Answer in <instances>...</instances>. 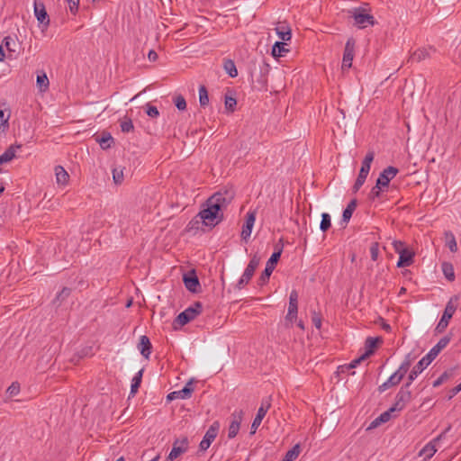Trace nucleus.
<instances>
[{
	"instance_id": "f257e3e1",
	"label": "nucleus",
	"mask_w": 461,
	"mask_h": 461,
	"mask_svg": "<svg viewBox=\"0 0 461 461\" xmlns=\"http://www.w3.org/2000/svg\"><path fill=\"white\" fill-rule=\"evenodd\" d=\"M233 197L231 191L215 193L206 201L204 208L199 212L197 217L201 218L206 226L217 225L223 219L222 210L231 203Z\"/></svg>"
},
{
	"instance_id": "f03ea898",
	"label": "nucleus",
	"mask_w": 461,
	"mask_h": 461,
	"mask_svg": "<svg viewBox=\"0 0 461 461\" xmlns=\"http://www.w3.org/2000/svg\"><path fill=\"white\" fill-rule=\"evenodd\" d=\"M450 337L441 338L438 343L425 355L411 370L408 377L410 382H413L417 376L438 357L442 349L449 343Z\"/></svg>"
},
{
	"instance_id": "7ed1b4c3",
	"label": "nucleus",
	"mask_w": 461,
	"mask_h": 461,
	"mask_svg": "<svg viewBox=\"0 0 461 461\" xmlns=\"http://www.w3.org/2000/svg\"><path fill=\"white\" fill-rule=\"evenodd\" d=\"M459 298L460 296L457 294L450 297V299L446 304L443 314L435 328L436 333H442L445 331V330L448 326L449 321L451 320V318L453 317L457 309Z\"/></svg>"
},
{
	"instance_id": "20e7f679",
	"label": "nucleus",
	"mask_w": 461,
	"mask_h": 461,
	"mask_svg": "<svg viewBox=\"0 0 461 461\" xmlns=\"http://www.w3.org/2000/svg\"><path fill=\"white\" fill-rule=\"evenodd\" d=\"M412 382H410V380L408 379V381L402 385V387L395 395L394 402L390 408V411L400 412L411 402L412 394L409 388Z\"/></svg>"
},
{
	"instance_id": "39448f33",
	"label": "nucleus",
	"mask_w": 461,
	"mask_h": 461,
	"mask_svg": "<svg viewBox=\"0 0 461 461\" xmlns=\"http://www.w3.org/2000/svg\"><path fill=\"white\" fill-rule=\"evenodd\" d=\"M349 17L353 19L354 25L359 29H365L368 25L375 23V17L366 8L358 7L348 11Z\"/></svg>"
},
{
	"instance_id": "423d86ee",
	"label": "nucleus",
	"mask_w": 461,
	"mask_h": 461,
	"mask_svg": "<svg viewBox=\"0 0 461 461\" xmlns=\"http://www.w3.org/2000/svg\"><path fill=\"white\" fill-rule=\"evenodd\" d=\"M203 312V304L200 302H195L191 306L187 307L185 311L180 312L175 320L174 324L184 326L194 320Z\"/></svg>"
},
{
	"instance_id": "0eeeda50",
	"label": "nucleus",
	"mask_w": 461,
	"mask_h": 461,
	"mask_svg": "<svg viewBox=\"0 0 461 461\" xmlns=\"http://www.w3.org/2000/svg\"><path fill=\"white\" fill-rule=\"evenodd\" d=\"M374 158H375V153L373 151H368L366 153L365 158L363 159L358 176L353 185V189L355 192L359 190V188L364 185V183L369 174V171L371 168V164L374 160Z\"/></svg>"
},
{
	"instance_id": "6e6552de",
	"label": "nucleus",
	"mask_w": 461,
	"mask_h": 461,
	"mask_svg": "<svg viewBox=\"0 0 461 461\" xmlns=\"http://www.w3.org/2000/svg\"><path fill=\"white\" fill-rule=\"evenodd\" d=\"M259 262H260V258L257 255H254L251 258L247 267L244 270V273L242 274V276H240V278L239 279V281L236 285L237 289L241 290L242 288L245 287L246 285L249 284V282L251 280L252 276H254L255 270L258 267Z\"/></svg>"
},
{
	"instance_id": "1a4fd4ad",
	"label": "nucleus",
	"mask_w": 461,
	"mask_h": 461,
	"mask_svg": "<svg viewBox=\"0 0 461 461\" xmlns=\"http://www.w3.org/2000/svg\"><path fill=\"white\" fill-rule=\"evenodd\" d=\"M281 254L282 248L275 251L267 260L265 270L262 272L261 276L258 278V283L260 285H264L268 282L269 277L276 267V265L280 259Z\"/></svg>"
},
{
	"instance_id": "9d476101",
	"label": "nucleus",
	"mask_w": 461,
	"mask_h": 461,
	"mask_svg": "<svg viewBox=\"0 0 461 461\" xmlns=\"http://www.w3.org/2000/svg\"><path fill=\"white\" fill-rule=\"evenodd\" d=\"M451 429V425H448L444 431H442L438 437L434 438L429 443H427L420 451L419 456L424 457V461L429 460L437 452L436 445L442 438H445L446 434Z\"/></svg>"
},
{
	"instance_id": "9b49d317",
	"label": "nucleus",
	"mask_w": 461,
	"mask_h": 461,
	"mask_svg": "<svg viewBox=\"0 0 461 461\" xmlns=\"http://www.w3.org/2000/svg\"><path fill=\"white\" fill-rule=\"evenodd\" d=\"M272 404V397L266 396L262 399L260 407L258 410L257 415L253 420V422L251 424L250 428V434H255L258 428L260 426L262 420L266 416L267 412L270 409Z\"/></svg>"
},
{
	"instance_id": "f8f14e48",
	"label": "nucleus",
	"mask_w": 461,
	"mask_h": 461,
	"mask_svg": "<svg viewBox=\"0 0 461 461\" xmlns=\"http://www.w3.org/2000/svg\"><path fill=\"white\" fill-rule=\"evenodd\" d=\"M398 172V168L393 166L384 168L376 180L377 188L383 187L386 189L389 186L390 181L396 176Z\"/></svg>"
},
{
	"instance_id": "ddd939ff",
	"label": "nucleus",
	"mask_w": 461,
	"mask_h": 461,
	"mask_svg": "<svg viewBox=\"0 0 461 461\" xmlns=\"http://www.w3.org/2000/svg\"><path fill=\"white\" fill-rule=\"evenodd\" d=\"M219 428H220V425H219L218 421L213 422L209 427V429L205 432V435L203 436L202 441L199 444L200 450L205 451L206 449L209 448L210 445L212 444V442L215 439V438L218 435Z\"/></svg>"
},
{
	"instance_id": "4468645a",
	"label": "nucleus",
	"mask_w": 461,
	"mask_h": 461,
	"mask_svg": "<svg viewBox=\"0 0 461 461\" xmlns=\"http://www.w3.org/2000/svg\"><path fill=\"white\" fill-rule=\"evenodd\" d=\"M244 412L242 410L235 411L231 414V420L228 429V438H233L239 433L240 424L243 420Z\"/></svg>"
},
{
	"instance_id": "2eb2a0df",
	"label": "nucleus",
	"mask_w": 461,
	"mask_h": 461,
	"mask_svg": "<svg viewBox=\"0 0 461 461\" xmlns=\"http://www.w3.org/2000/svg\"><path fill=\"white\" fill-rule=\"evenodd\" d=\"M354 52H355V41L350 38L347 41L344 53H343V59H342V69H348L352 66V60L354 58Z\"/></svg>"
},
{
	"instance_id": "dca6fc26",
	"label": "nucleus",
	"mask_w": 461,
	"mask_h": 461,
	"mask_svg": "<svg viewBox=\"0 0 461 461\" xmlns=\"http://www.w3.org/2000/svg\"><path fill=\"white\" fill-rule=\"evenodd\" d=\"M188 447V440L186 438H184L182 439H176L173 443V447L167 456L168 461H174L180 455L186 452Z\"/></svg>"
},
{
	"instance_id": "f3484780",
	"label": "nucleus",
	"mask_w": 461,
	"mask_h": 461,
	"mask_svg": "<svg viewBox=\"0 0 461 461\" xmlns=\"http://www.w3.org/2000/svg\"><path fill=\"white\" fill-rule=\"evenodd\" d=\"M194 392L192 381H189L181 390L174 391L167 394V401H173L176 399H189Z\"/></svg>"
},
{
	"instance_id": "a211bd4d",
	"label": "nucleus",
	"mask_w": 461,
	"mask_h": 461,
	"mask_svg": "<svg viewBox=\"0 0 461 461\" xmlns=\"http://www.w3.org/2000/svg\"><path fill=\"white\" fill-rule=\"evenodd\" d=\"M34 14L38 22L47 28L50 24V18L47 14L45 5L41 2L34 1Z\"/></svg>"
},
{
	"instance_id": "6ab92c4d",
	"label": "nucleus",
	"mask_w": 461,
	"mask_h": 461,
	"mask_svg": "<svg viewBox=\"0 0 461 461\" xmlns=\"http://www.w3.org/2000/svg\"><path fill=\"white\" fill-rule=\"evenodd\" d=\"M256 221L255 212H249L246 215L245 223L242 226L241 239L245 241L250 237Z\"/></svg>"
},
{
	"instance_id": "aec40b11",
	"label": "nucleus",
	"mask_w": 461,
	"mask_h": 461,
	"mask_svg": "<svg viewBox=\"0 0 461 461\" xmlns=\"http://www.w3.org/2000/svg\"><path fill=\"white\" fill-rule=\"evenodd\" d=\"M183 281L186 289L192 293H196L198 287H200L199 279L194 270L185 274L183 276Z\"/></svg>"
},
{
	"instance_id": "412c9836",
	"label": "nucleus",
	"mask_w": 461,
	"mask_h": 461,
	"mask_svg": "<svg viewBox=\"0 0 461 461\" xmlns=\"http://www.w3.org/2000/svg\"><path fill=\"white\" fill-rule=\"evenodd\" d=\"M297 312H298V294L295 290H293L290 293L289 296V306H288V312L286 315V319L289 321H293L297 317Z\"/></svg>"
},
{
	"instance_id": "4be33fe9",
	"label": "nucleus",
	"mask_w": 461,
	"mask_h": 461,
	"mask_svg": "<svg viewBox=\"0 0 461 461\" xmlns=\"http://www.w3.org/2000/svg\"><path fill=\"white\" fill-rule=\"evenodd\" d=\"M404 376L398 371H395L384 383L378 386V392L384 393L387 389L398 385Z\"/></svg>"
},
{
	"instance_id": "5701e85b",
	"label": "nucleus",
	"mask_w": 461,
	"mask_h": 461,
	"mask_svg": "<svg viewBox=\"0 0 461 461\" xmlns=\"http://www.w3.org/2000/svg\"><path fill=\"white\" fill-rule=\"evenodd\" d=\"M275 31L283 41H290L292 38V31L286 22H278Z\"/></svg>"
},
{
	"instance_id": "b1692460",
	"label": "nucleus",
	"mask_w": 461,
	"mask_h": 461,
	"mask_svg": "<svg viewBox=\"0 0 461 461\" xmlns=\"http://www.w3.org/2000/svg\"><path fill=\"white\" fill-rule=\"evenodd\" d=\"M152 345L149 339L146 335H142L140 338V342L138 344V349L140 354L148 359L151 354Z\"/></svg>"
},
{
	"instance_id": "393cba45",
	"label": "nucleus",
	"mask_w": 461,
	"mask_h": 461,
	"mask_svg": "<svg viewBox=\"0 0 461 461\" xmlns=\"http://www.w3.org/2000/svg\"><path fill=\"white\" fill-rule=\"evenodd\" d=\"M383 339L380 337H367L365 341V353L363 354L366 357H368L371 356L374 352L375 348L377 347L378 343H382Z\"/></svg>"
},
{
	"instance_id": "a878e982",
	"label": "nucleus",
	"mask_w": 461,
	"mask_h": 461,
	"mask_svg": "<svg viewBox=\"0 0 461 461\" xmlns=\"http://www.w3.org/2000/svg\"><path fill=\"white\" fill-rule=\"evenodd\" d=\"M414 253L408 249L406 250H402V253L399 254V259L397 262V267H409L413 263Z\"/></svg>"
},
{
	"instance_id": "bb28decb",
	"label": "nucleus",
	"mask_w": 461,
	"mask_h": 461,
	"mask_svg": "<svg viewBox=\"0 0 461 461\" xmlns=\"http://www.w3.org/2000/svg\"><path fill=\"white\" fill-rule=\"evenodd\" d=\"M55 176H56V181L59 185H65L68 184V179H69V175L64 169L63 167H61V166L55 167Z\"/></svg>"
},
{
	"instance_id": "cd10ccee",
	"label": "nucleus",
	"mask_w": 461,
	"mask_h": 461,
	"mask_svg": "<svg viewBox=\"0 0 461 461\" xmlns=\"http://www.w3.org/2000/svg\"><path fill=\"white\" fill-rule=\"evenodd\" d=\"M36 84L41 92H45L49 88L50 81L44 71L37 73Z\"/></svg>"
},
{
	"instance_id": "c85d7f7f",
	"label": "nucleus",
	"mask_w": 461,
	"mask_h": 461,
	"mask_svg": "<svg viewBox=\"0 0 461 461\" xmlns=\"http://www.w3.org/2000/svg\"><path fill=\"white\" fill-rule=\"evenodd\" d=\"M143 369H140L138 373L135 374L131 380V393L130 394L134 396L136 393L139 390V387L140 386L142 375H143Z\"/></svg>"
},
{
	"instance_id": "c756f323",
	"label": "nucleus",
	"mask_w": 461,
	"mask_h": 461,
	"mask_svg": "<svg viewBox=\"0 0 461 461\" xmlns=\"http://www.w3.org/2000/svg\"><path fill=\"white\" fill-rule=\"evenodd\" d=\"M202 224H203L202 219L196 215L188 222L185 231L195 234L200 230Z\"/></svg>"
},
{
	"instance_id": "7c9ffc66",
	"label": "nucleus",
	"mask_w": 461,
	"mask_h": 461,
	"mask_svg": "<svg viewBox=\"0 0 461 461\" xmlns=\"http://www.w3.org/2000/svg\"><path fill=\"white\" fill-rule=\"evenodd\" d=\"M6 49V50L10 53V57L13 56V53L16 52V41L14 38L11 36H6L3 40V47Z\"/></svg>"
},
{
	"instance_id": "2f4dec72",
	"label": "nucleus",
	"mask_w": 461,
	"mask_h": 461,
	"mask_svg": "<svg viewBox=\"0 0 461 461\" xmlns=\"http://www.w3.org/2000/svg\"><path fill=\"white\" fill-rule=\"evenodd\" d=\"M356 207H357V201L354 199L349 202V203L347 205V207L343 211V213H342V221H343L348 222L350 220Z\"/></svg>"
},
{
	"instance_id": "473e14b6",
	"label": "nucleus",
	"mask_w": 461,
	"mask_h": 461,
	"mask_svg": "<svg viewBox=\"0 0 461 461\" xmlns=\"http://www.w3.org/2000/svg\"><path fill=\"white\" fill-rule=\"evenodd\" d=\"M301 452V447L299 444L294 445L291 449H289L284 458L283 461H294L295 460Z\"/></svg>"
},
{
	"instance_id": "72a5a7b5",
	"label": "nucleus",
	"mask_w": 461,
	"mask_h": 461,
	"mask_svg": "<svg viewBox=\"0 0 461 461\" xmlns=\"http://www.w3.org/2000/svg\"><path fill=\"white\" fill-rule=\"evenodd\" d=\"M286 52L288 50L285 48V42L276 41L272 47V55L275 57H283Z\"/></svg>"
},
{
	"instance_id": "f704fd0d",
	"label": "nucleus",
	"mask_w": 461,
	"mask_h": 461,
	"mask_svg": "<svg viewBox=\"0 0 461 461\" xmlns=\"http://www.w3.org/2000/svg\"><path fill=\"white\" fill-rule=\"evenodd\" d=\"M429 57V50L427 49H419L411 55L412 61L420 62Z\"/></svg>"
},
{
	"instance_id": "c9c22d12",
	"label": "nucleus",
	"mask_w": 461,
	"mask_h": 461,
	"mask_svg": "<svg viewBox=\"0 0 461 461\" xmlns=\"http://www.w3.org/2000/svg\"><path fill=\"white\" fill-rule=\"evenodd\" d=\"M199 104L201 107H205L209 104V95L205 86H199Z\"/></svg>"
},
{
	"instance_id": "e433bc0d",
	"label": "nucleus",
	"mask_w": 461,
	"mask_h": 461,
	"mask_svg": "<svg viewBox=\"0 0 461 461\" xmlns=\"http://www.w3.org/2000/svg\"><path fill=\"white\" fill-rule=\"evenodd\" d=\"M445 236H446V240H447V242H446L447 247L450 249L451 252H456L457 251V244H456V240L454 234L451 231H446Z\"/></svg>"
},
{
	"instance_id": "4c0bfd02",
	"label": "nucleus",
	"mask_w": 461,
	"mask_h": 461,
	"mask_svg": "<svg viewBox=\"0 0 461 461\" xmlns=\"http://www.w3.org/2000/svg\"><path fill=\"white\" fill-rule=\"evenodd\" d=\"M10 113L5 110L0 109V131L5 132L9 128Z\"/></svg>"
},
{
	"instance_id": "58836bf2",
	"label": "nucleus",
	"mask_w": 461,
	"mask_h": 461,
	"mask_svg": "<svg viewBox=\"0 0 461 461\" xmlns=\"http://www.w3.org/2000/svg\"><path fill=\"white\" fill-rule=\"evenodd\" d=\"M223 68L230 77H236L238 76L235 63L231 59L225 60Z\"/></svg>"
},
{
	"instance_id": "ea45409f",
	"label": "nucleus",
	"mask_w": 461,
	"mask_h": 461,
	"mask_svg": "<svg viewBox=\"0 0 461 461\" xmlns=\"http://www.w3.org/2000/svg\"><path fill=\"white\" fill-rule=\"evenodd\" d=\"M442 271L444 273L445 277L448 281H454V279H455V272H454V267H453L452 264H450V263H443L442 264Z\"/></svg>"
},
{
	"instance_id": "a19ab883",
	"label": "nucleus",
	"mask_w": 461,
	"mask_h": 461,
	"mask_svg": "<svg viewBox=\"0 0 461 461\" xmlns=\"http://www.w3.org/2000/svg\"><path fill=\"white\" fill-rule=\"evenodd\" d=\"M331 226V220L330 216L327 212H323L321 214V221L320 224V229L321 231L325 232L327 231Z\"/></svg>"
},
{
	"instance_id": "79ce46f5",
	"label": "nucleus",
	"mask_w": 461,
	"mask_h": 461,
	"mask_svg": "<svg viewBox=\"0 0 461 461\" xmlns=\"http://www.w3.org/2000/svg\"><path fill=\"white\" fill-rule=\"evenodd\" d=\"M270 71V66L264 62L262 65L259 66V72H260V79H258V82L262 85L266 84L267 82V77Z\"/></svg>"
},
{
	"instance_id": "37998d69",
	"label": "nucleus",
	"mask_w": 461,
	"mask_h": 461,
	"mask_svg": "<svg viewBox=\"0 0 461 461\" xmlns=\"http://www.w3.org/2000/svg\"><path fill=\"white\" fill-rule=\"evenodd\" d=\"M120 126L122 131L126 133L132 131L134 129L131 119L128 117H124V119L121 122Z\"/></svg>"
},
{
	"instance_id": "c03bdc74",
	"label": "nucleus",
	"mask_w": 461,
	"mask_h": 461,
	"mask_svg": "<svg viewBox=\"0 0 461 461\" xmlns=\"http://www.w3.org/2000/svg\"><path fill=\"white\" fill-rule=\"evenodd\" d=\"M21 148V145H11L8 147L5 151L3 153L5 156L6 159L10 162L15 158L16 150Z\"/></svg>"
},
{
	"instance_id": "a18cd8bd",
	"label": "nucleus",
	"mask_w": 461,
	"mask_h": 461,
	"mask_svg": "<svg viewBox=\"0 0 461 461\" xmlns=\"http://www.w3.org/2000/svg\"><path fill=\"white\" fill-rule=\"evenodd\" d=\"M97 141L100 143V146L103 149L110 148L111 142L113 141V137L110 133H103L102 137L97 140Z\"/></svg>"
},
{
	"instance_id": "49530a36",
	"label": "nucleus",
	"mask_w": 461,
	"mask_h": 461,
	"mask_svg": "<svg viewBox=\"0 0 461 461\" xmlns=\"http://www.w3.org/2000/svg\"><path fill=\"white\" fill-rule=\"evenodd\" d=\"M173 102L179 111L186 110V101L182 95L175 96Z\"/></svg>"
},
{
	"instance_id": "de8ad7c7",
	"label": "nucleus",
	"mask_w": 461,
	"mask_h": 461,
	"mask_svg": "<svg viewBox=\"0 0 461 461\" xmlns=\"http://www.w3.org/2000/svg\"><path fill=\"white\" fill-rule=\"evenodd\" d=\"M411 365V360L410 359V357L408 356L402 363L400 365L399 368L396 370L400 374H402L403 376L407 374Z\"/></svg>"
},
{
	"instance_id": "09e8293b",
	"label": "nucleus",
	"mask_w": 461,
	"mask_h": 461,
	"mask_svg": "<svg viewBox=\"0 0 461 461\" xmlns=\"http://www.w3.org/2000/svg\"><path fill=\"white\" fill-rule=\"evenodd\" d=\"M71 294V289L68 287H64L56 296L55 303L59 302L60 304L63 301H65Z\"/></svg>"
},
{
	"instance_id": "8fccbe9b",
	"label": "nucleus",
	"mask_w": 461,
	"mask_h": 461,
	"mask_svg": "<svg viewBox=\"0 0 461 461\" xmlns=\"http://www.w3.org/2000/svg\"><path fill=\"white\" fill-rule=\"evenodd\" d=\"M384 191H385V189L383 187L377 188V185L375 184V185L370 190L368 194V199L371 201H375L380 197L382 192Z\"/></svg>"
},
{
	"instance_id": "3c124183",
	"label": "nucleus",
	"mask_w": 461,
	"mask_h": 461,
	"mask_svg": "<svg viewBox=\"0 0 461 461\" xmlns=\"http://www.w3.org/2000/svg\"><path fill=\"white\" fill-rule=\"evenodd\" d=\"M450 378V374L447 371H445L441 374L432 384L433 387H438L443 383L447 381Z\"/></svg>"
},
{
	"instance_id": "603ef678",
	"label": "nucleus",
	"mask_w": 461,
	"mask_h": 461,
	"mask_svg": "<svg viewBox=\"0 0 461 461\" xmlns=\"http://www.w3.org/2000/svg\"><path fill=\"white\" fill-rule=\"evenodd\" d=\"M379 256V244L373 242L370 246V257L373 261H376Z\"/></svg>"
},
{
	"instance_id": "864d4df0",
	"label": "nucleus",
	"mask_w": 461,
	"mask_h": 461,
	"mask_svg": "<svg viewBox=\"0 0 461 461\" xmlns=\"http://www.w3.org/2000/svg\"><path fill=\"white\" fill-rule=\"evenodd\" d=\"M113 178L115 184H122L123 181L122 169L114 168L113 170Z\"/></svg>"
},
{
	"instance_id": "5fc2aeb1",
	"label": "nucleus",
	"mask_w": 461,
	"mask_h": 461,
	"mask_svg": "<svg viewBox=\"0 0 461 461\" xmlns=\"http://www.w3.org/2000/svg\"><path fill=\"white\" fill-rule=\"evenodd\" d=\"M236 104H237V101H236L235 98L230 97V96H226L225 97V108L228 111L233 112L234 109H235Z\"/></svg>"
},
{
	"instance_id": "6e6d98bb",
	"label": "nucleus",
	"mask_w": 461,
	"mask_h": 461,
	"mask_svg": "<svg viewBox=\"0 0 461 461\" xmlns=\"http://www.w3.org/2000/svg\"><path fill=\"white\" fill-rule=\"evenodd\" d=\"M146 113L151 118H157L159 115L158 108L150 104H147Z\"/></svg>"
},
{
	"instance_id": "4d7b16f0",
	"label": "nucleus",
	"mask_w": 461,
	"mask_h": 461,
	"mask_svg": "<svg viewBox=\"0 0 461 461\" xmlns=\"http://www.w3.org/2000/svg\"><path fill=\"white\" fill-rule=\"evenodd\" d=\"M71 14H76L78 11L79 0H66Z\"/></svg>"
},
{
	"instance_id": "13d9d810",
	"label": "nucleus",
	"mask_w": 461,
	"mask_h": 461,
	"mask_svg": "<svg viewBox=\"0 0 461 461\" xmlns=\"http://www.w3.org/2000/svg\"><path fill=\"white\" fill-rule=\"evenodd\" d=\"M393 412L394 411H390V408H389L387 411H384L383 413H381L378 416V420H380L381 423H385V422L389 421L392 417V414Z\"/></svg>"
},
{
	"instance_id": "bf43d9fd",
	"label": "nucleus",
	"mask_w": 461,
	"mask_h": 461,
	"mask_svg": "<svg viewBox=\"0 0 461 461\" xmlns=\"http://www.w3.org/2000/svg\"><path fill=\"white\" fill-rule=\"evenodd\" d=\"M393 247L394 249V251L398 254H401L402 253V250H406L407 249L405 248V244L404 242L401 241V240H394L393 242Z\"/></svg>"
},
{
	"instance_id": "052dcab7",
	"label": "nucleus",
	"mask_w": 461,
	"mask_h": 461,
	"mask_svg": "<svg viewBox=\"0 0 461 461\" xmlns=\"http://www.w3.org/2000/svg\"><path fill=\"white\" fill-rule=\"evenodd\" d=\"M20 392V386L17 383H13L8 388L7 393L10 395H17Z\"/></svg>"
},
{
	"instance_id": "680f3d73",
	"label": "nucleus",
	"mask_w": 461,
	"mask_h": 461,
	"mask_svg": "<svg viewBox=\"0 0 461 461\" xmlns=\"http://www.w3.org/2000/svg\"><path fill=\"white\" fill-rule=\"evenodd\" d=\"M312 321L313 325L317 329H321V317L320 316V314H318L316 312H313L312 317Z\"/></svg>"
},
{
	"instance_id": "e2e57ef3",
	"label": "nucleus",
	"mask_w": 461,
	"mask_h": 461,
	"mask_svg": "<svg viewBox=\"0 0 461 461\" xmlns=\"http://www.w3.org/2000/svg\"><path fill=\"white\" fill-rule=\"evenodd\" d=\"M366 357L364 355H362L361 357H357V358H356V359L352 360V361L350 362V364L347 366V368H348V369H351V368H355V367H357V365H359V364H360V362H361V361H363V360H364V359H366Z\"/></svg>"
},
{
	"instance_id": "0e129e2a",
	"label": "nucleus",
	"mask_w": 461,
	"mask_h": 461,
	"mask_svg": "<svg viewBox=\"0 0 461 461\" xmlns=\"http://www.w3.org/2000/svg\"><path fill=\"white\" fill-rule=\"evenodd\" d=\"M380 325L384 330H385L386 332H391L392 328L390 324H388L383 318H380Z\"/></svg>"
},
{
	"instance_id": "69168bd1",
	"label": "nucleus",
	"mask_w": 461,
	"mask_h": 461,
	"mask_svg": "<svg viewBox=\"0 0 461 461\" xmlns=\"http://www.w3.org/2000/svg\"><path fill=\"white\" fill-rule=\"evenodd\" d=\"M148 59L149 61H156L158 59L157 52L153 50H150L148 53Z\"/></svg>"
},
{
	"instance_id": "338daca9",
	"label": "nucleus",
	"mask_w": 461,
	"mask_h": 461,
	"mask_svg": "<svg viewBox=\"0 0 461 461\" xmlns=\"http://www.w3.org/2000/svg\"><path fill=\"white\" fill-rule=\"evenodd\" d=\"M460 391H461V386H459L457 384L456 386H455L454 388L451 389V391H450L451 394H450L449 398H452L453 396L457 394Z\"/></svg>"
},
{
	"instance_id": "774afa93",
	"label": "nucleus",
	"mask_w": 461,
	"mask_h": 461,
	"mask_svg": "<svg viewBox=\"0 0 461 461\" xmlns=\"http://www.w3.org/2000/svg\"><path fill=\"white\" fill-rule=\"evenodd\" d=\"M380 424H382V423H381V421H380V420H378V417H377L376 419H375V420L372 421V423H371V425H370V428H376V427H377V426H379Z\"/></svg>"
}]
</instances>
